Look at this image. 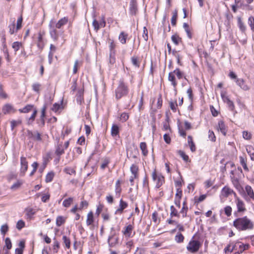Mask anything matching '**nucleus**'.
I'll list each match as a JSON object with an SVG mask.
<instances>
[{
  "label": "nucleus",
  "mask_w": 254,
  "mask_h": 254,
  "mask_svg": "<svg viewBox=\"0 0 254 254\" xmlns=\"http://www.w3.org/2000/svg\"><path fill=\"white\" fill-rule=\"evenodd\" d=\"M171 39L176 45H178L180 42H182V39L177 35H172Z\"/></svg>",
  "instance_id": "31"
},
{
  "label": "nucleus",
  "mask_w": 254,
  "mask_h": 254,
  "mask_svg": "<svg viewBox=\"0 0 254 254\" xmlns=\"http://www.w3.org/2000/svg\"><path fill=\"white\" fill-rule=\"evenodd\" d=\"M137 9L136 0H131L130 2V10L132 14H135Z\"/></svg>",
  "instance_id": "19"
},
{
  "label": "nucleus",
  "mask_w": 254,
  "mask_h": 254,
  "mask_svg": "<svg viewBox=\"0 0 254 254\" xmlns=\"http://www.w3.org/2000/svg\"><path fill=\"white\" fill-rule=\"evenodd\" d=\"M27 136L29 139L34 141L41 142L42 141V134L37 130H27Z\"/></svg>",
  "instance_id": "4"
},
{
  "label": "nucleus",
  "mask_w": 254,
  "mask_h": 254,
  "mask_svg": "<svg viewBox=\"0 0 254 254\" xmlns=\"http://www.w3.org/2000/svg\"><path fill=\"white\" fill-rule=\"evenodd\" d=\"M173 73H174L176 75L177 78L179 79L182 78L184 75V73L182 72L181 70L178 68H177L176 69H175L173 71Z\"/></svg>",
  "instance_id": "39"
},
{
  "label": "nucleus",
  "mask_w": 254,
  "mask_h": 254,
  "mask_svg": "<svg viewBox=\"0 0 254 254\" xmlns=\"http://www.w3.org/2000/svg\"><path fill=\"white\" fill-rule=\"evenodd\" d=\"M175 75V74L173 73V71L170 72L168 75V80L171 82L172 85L174 88H176L177 85V82L176 80Z\"/></svg>",
  "instance_id": "15"
},
{
  "label": "nucleus",
  "mask_w": 254,
  "mask_h": 254,
  "mask_svg": "<svg viewBox=\"0 0 254 254\" xmlns=\"http://www.w3.org/2000/svg\"><path fill=\"white\" fill-rule=\"evenodd\" d=\"M130 170L132 175H135V176L138 177V168L136 165L132 164L130 167Z\"/></svg>",
  "instance_id": "40"
},
{
  "label": "nucleus",
  "mask_w": 254,
  "mask_h": 254,
  "mask_svg": "<svg viewBox=\"0 0 254 254\" xmlns=\"http://www.w3.org/2000/svg\"><path fill=\"white\" fill-rule=\"evenodd\" d=\"M22 16L21 15L17 19L16 23V31L21 28L22 22Z\"/></svg>",
  "instance_id": "58"
},
{
  "label": "nucleus",
  "mask_w": 254,
  "mask_h": 254,
  "mask_svg": "<svg viewBox=\"0 0 254 254\" xmlns=\"http://www.w3.org/2000/svg\"><path fill=\"white\" fill-rule=\"evenodd\" d=\"M245 191L248 196H249L250 198L254 199V192L250 186L247 185L245 187Z\"/></svg>",
  "instance_id": "17"
},
{
  "label": "nucleus",
  "mask_w": 254,
  "mask_h": 254,
  "mask_svg": "<svg viewBox=\"0 0 254 254\" xmlns=\"http://www.w3.org/2000/svg\"><path fill=\"white\" fill-rule=\"evenodd\" d=\"M41 86V85L40 83H35L32 85V89L34 91H35L37 93H39V91L40 90Z\"/></svg>",
  "instance_id": "48"
},
{
  "label": "nucleus",
  "mask_w": 254,
  "mask_h": 254,
  "mask_svg": "<svg viewBox=\"0 0 254 254\" xmlns=\"http://www.w3.org/2000/svg\"><path fill=\"white\" fill-rule=\"evenodd\" d=\"M20 165V172L23 175H24L28 169V162L27 161L25 157L23 156L21 157Z\"/></svg>",
  "instance_id": "8"
},
{
  "label": "nucleus",
  "mask_w": 254,
  "mask_h": 254,
  "mask_svg": "<svg viewBox=\"0 0 254 254\" xmlns=\"http://www.w3.org/2000/svg\"><path fill=\"white\" fill-rule=\"evenodd\" d=\"M170 216L171 217L174 216L179 217V213H178V210L174 207V206L172 205L170 207Z\"/></svg>",
  "instance_id": "33"
},
{
  "label": "nucleus",
  "mask_w": 254,
  "mask_h": 254,
  "mask_svg": "<svg viewBox=\"0 0 254 254\" xmlns=\"http://www.w3.org/2000/svg\"><path fill=\"white\" fill-rule=\"evenodd\" d=\"M169 104H170V107L171 109L173 112H176V109H177V107L178 106V104H177L176 102H170Z\"/></svg>",
  "instance_id": "64"
},
{
  "label": "nucleus",
  "mask_w": 254,
  "mask_h": 254,
  "mask_svg": "<svg viewBox=\"0 0 254 254\" xmlns=\"http://www.w3.org/2000/svg\"><path fill=\"white\" fill-rule=\"evenodd\" d=\"M127 36V34H126L124 32H122L119 36V40L122 44H125L126 43Z\"/></svg>",
  "instance_id": "22"
},
{
  "label": "nucleus",
  "mask_w": 254,
  "mask_h": 254,
  "mask_svg": "<svg viewBox=\"0 0 254 254\" xmlns=\"http://www.w3.org/2000/svg\"><path fill=\"white\" fill-rule=\"evenodd\" d=\"M119 128L116 125H113L111 128V134L113 136H115L119 134Z\"/></svg>",
  "instance_id": "28"
},
{
  "label": "nucleus",
  "mask_w": 254,
  "mask_h": 254,
  "mask_svg": "<svg viewBox=\"0 0 254 254\" xmlns=\"http://www.w3.org/2000/svg\"><path fill=\"white\" fill-rule=\"evenodd\" d=\"M25 226V222L22 220H19L16 224V228L18 230H21L22 228H23Z\"/></svg>",
  "instance_id": "51"
},
{
  "label": "nucleus",
  "mask_w": 254,
  "mask_h": 254,
  "mask_svg": "<svg viewBox=\"0 0 254 254\" xmlns=\"http://www.w3.org/2000/svg\"><path fill=\"white\" fill-rule=\"evenodd\" d=\"M8 230V226L7 224L3 225L1 226L0 232L2 235H4Z\"/></svg>",
  "instance_id": "49"
},
{
  "label": "nucleus",
  "mask_w": 254,
  "mask_h": 254,
  "mask_svg": "<svg viewBox=\"0 0 254 254\" xmlns=\"http://www.w3.org/2000/svg\"><path fill=\"white\" fill-rule=\"evenodd\" d=\"M183 28H184L185 31L186 32L188 37L190 39H191L192 36H191V32H190V29L188 24L187 23H184Z\"/></svg>",
  "instance_id": "35"
},
{
  "label": "nucleus",
  "mask_w": 254,
  "mask_h": 254,
  "mask_svg": "<svg viewBox=\"0 0 254 254\" xmlns=\"http://www.w3.org/2000/svg\"><path fill=\"white\" fill-rule=\"evenodd\" d=\"M64 171L67 174H69V175H72V174H76V171H75V170L74 168H72L71 167H65L64 170Z\"/></svg>",
  "instance_id": "42"
},
{
  "label": "nucleus",
  "mask_w": 254,
  "mask_h": 254,
  "mask_svg": "<svg viewBox=\"0 0 254 254\" xmlns=\"http://www.w3.org/2000/svg\"><path fill=\"white\" fill-rule=\"evenodd\" d=\"M50 34L54 41H57L58 40L59 35L57 31L55 28H53L50 30Z\"/></svg>",
  "instance_id": "24"
},
{
  "label": "nucleus",
  "mask_w": 254,
  "mask_h": 254,
  "mask_svg": "<svg viewBox=\"0 0 254 254\" xmlns=\"http://www.w3.org/2000/svg\"><path fill=\"white\" fill-rule=\"evenodd\" d=\"M76 101L79 104H81L83 101V93L82 91H79L78 94L76 95Z\"/></svg>",
  "instance_id": "36"
},
{
  "label": "nucleus",
  "mask_w": 254,
  "mask_h": 254,
  "mask_svg": "<svg viewBox=\"0 0 254 254\" xmlns=\"http://www.w3.org/2000/svg\"><path fill=\"white\" fill-rule=\"evenodd\" d=\"M247 153L249 154L251 159L254 160V148L252 146H248L246 147Z\"/></svg>",
  "instance_id": "25"
},
{
  "label": "nucleus",
  "mask_w": 254,
  "mask_h": 254,
  "mask_svg": "<svg viewBox=\"0 0 254 254\" xmlns=\"http://www.w3.org/2000/svg\"><path fill=\"white\" fill-rule=\"evenodd\" d=\"M116 62V58L115 57V54L112 53H110V57H109V64L111 65H113Z\"/></svg>",
  "instance_id": "61"
},
{
  "label": "nucleus",
  "mask_w": 254,
  "mask_h": 254,
  "mask_svg": "<svg viewBox=\"0 0 254 254\" xmlns=\"http://www.w3.org/2000/svg\"><path fill=\"white\" fill-rule=\"evenodd\" d=\"M152 177L154 181H157L156 187L157 188H159L164 182V177L161 175H157L155 171L152 173Z\"/></svg>",
  "instance_id": "5"
},
{
  "label": "nucleus",
  "mask_w": 254,
  "mask_h": 254,
  "mask_svg": "<svg viewBox=\"0 0 254 254\" xmlns=\"http://www.w3.org/2000/svg\"><path fill=\"white\" fill-rule=\"evenodd\" d=\"M133 226L131 224L124 227L122 233L126 238H130L134 235L135 232H133Z\"/></svg>",
  "instance_id": "6"
},
{
  "label": "nucleus",
  "mask_w": 254,
  "mask_h": 254,
  "mask_svg": "<svg viewBox=\"0 0 254 254\" xmlns=\"http://www.w3.org/2000/svg\"><path fill=\"white\" fill-rule=\"evenodd\" d=\"M233 226L239 231L251 230L254 227L253 222L247 216L238 218L233 222Z\"/></svg>",
  "instance_id": "1"
},
{
  "label": "nucleus",
  "mask_w": 254,
  "mask_h": 254,
  "mask_svg": "<svg viewBox=\"0 0 254 254\" xmlns=\"http://www.w3.org/2000/svg\"><path fill=\"white\" fill-rule=\"evenodd\" d=\"M65 218L62 216H59L57 217L56 219V225L58 226H61L65 222Z\"/></svg>",
  "instance_id": "38"
},
{
  "label": "nucleus",
  "mask_w": 254,
  "mask_h": 254,
  "mask_svg": "<svg viewBox=\"0 0 254 254\" xmlns=\"http://www.w3.org/2000/svg\"><path fill=\"white\" fill-rule=\"evenodd\" d=\"M64 149L63 147V145L62 144H60L58 145L56 150V154L59 156V157L64 154Z\"/></svg>",
  "instance_id": "29"
},
{
  "label": "nucleus",
  "mask_w": 254,
  "mask_h": 254,
  "mask_svg": "<svg viewBox=\"0 0 254 254\" xmlns=\"http://www.w3.org/2000/svg\"><path fill=\"white\" fill-rule=\"evenodd\" d=\"M243 136L245 139L249 140L251 138L252 135L249 132L244 131L243 132Z\"/></svg>",
  "instance_id": "63"
},
{
  "label": "nucleus",
  "mask_w": 254,
  "mask_h": 254,
  "mask_svg": "<svg viewBox=\"0 0 254 254\" xmlns=\"http://www.w3.org/2000/svg\"><path fill=\"white\" fill-rule=\"evenodd\" d=\"M22 182L20 181H17L15 183H14L13 185L11 186L10 189L12 190H16L18 189L21 185H22Z\"/></svg>",
  "instance_id": "47"
},
{
  "label": "nucleus",
  "mask_w": 254,
  "mask_h": 254,
  "mask_svg": "<svg viewBox=\"0 0 254 254\" xmlns=\"http://www.w3.org/2000/svg\"><path fill=\"white\" fill-rule=\"evenodd\" d=\"M93 221H94L93 214L92 212H90L87 214V220H86V224L88 226L91 225L93 223Z\"/></svg>",
  "instance_id": "26"
},
{
  "label": "nucleus",
  "mask_w": 254,
  "mask_h": 254,
  "mask_svg": "<svg viewBox=\"0 0 254 254\" xmlns=\"http://www.w3.org/2000/svg\"><path fill=\"white\" fill-rule=\"evenodd\" d=\"M208 138L209 139L212 141H215L216 140V137L214 134V133L213 131H211L210 130L208 131Z\"/></svg>",
  "instance_id": "53"
},
{
  "label": "nucleus",
  "mask_w": 254,
  "mask_h": 254,
  "mask_svg": "<svg viewBox=\"0 0 254 254\" xmlns=\"http://www.w3.org/2000/svg\"><path fill=\"white\" fill-rule=\"evenodd\" d=\"M236 203L239 212H244L246 210L244 201L237 198L236 200Z\"/></svg>",
  "instance_id": "10"
},
{
  "label": "nucleus",
  "mask_w": 254,
  "mask_h": 254,
  "mask_svg": "<svg viewBox=\"0 0 254 254\" xmlns=\"http://www.w3.org/2000/svg\"><path fill=\"white\" fill-rule=\"evenodd\" d=\"M234 192L233 190L228 187H224L221 190V195L224 197H228Z\"/></svg>",
  "instance_id": "13"
},
{
  "label": "nucleus",
  "mask_w": 254,
  "mask_h": 254,
  "mask_svg": "<svg viewBox=\"0 0 254 254\" xmlns=\"http://www.w3.org/2000/svg\"><path fill=\"white\" fill-rule=\"evenodd\" d=\"M237 84L243 90L247 91L250 89L249 86L245 83L242 78H238L236 80Z\"/></svg>",
  "instance_id": "11"
},
{
  "label": "nucleus",
  "mask_w": 254,
  "mask_h": 254,
  "mask_svg": "<svg viewBox=\"0 0 254 254\" xmlns=\"http://www.w3.org/2000/svg\"><path fill=\"white\" fill-rule=\"evenodd\" d=\"M240 163L241 165L242 166L243 169L246 171H248L249 169L247 165V161L242 156L240 157Z\"/></svg>",
  "instance_id": "37"
},
{
  "label": "nucleus",
  "mask_w": 254,
  "mask_h": 254,
  "mask_svg": "<svg viewBox=\"0 0 254 254\" xmlns=\"http://www.w3.org/2000/svg\"><path fill=\"white\" fill-rule=\"evenodd\" d=\"M68 22L67 17H64L63 18H61L60 20L58 21V22L56 24V28L60 29L63 26L66 24Z\"/></svg>",
  "instance_id": "16"
},
{
  "label": "nucleus",
  "mask_w": 254,
  "mask_h": 254,
  "mask_svg": "<svg viewBox=\"0 0 254 254\" xmlns=\"http://www.w3.org/2000/svg\"><path fill=\"white\" fill-rule=\"evenodd\" d=\"M109 44L110 53L115 54V48L116 46V44L114 43L113 40L110 39L109 41Z\"/></svg>",
  "instance_id": "34"
},
{
  "label": "nucleus",
  "mask_w": 254,
  "mask_h": 254,
  "mask_svg": "<svg viewBox=\"0 0 254 254\" xmlns=\"http://www.w3.org/2000/svg\"><path fill=\"white\" fill-rule=\"evenodd\" d=\"M178 17V12L177 10H175L173 12V16L171 18V24L173 26H176L177 19Z\"/></svg>",
  "instance_id": "30"
},
{
  "label": "nucleus",
  "mask_w": 254,
  "mask_h": 254,
  "mask_svg": "<svg viewBox=\"0 0 254 254\" xmlns=\"http://www.w3.org/2000/svg\"><path fill=\"white\" fill-rule=\"evenodd\" d=\"M206 194L201 195L198 198H196L195 197L194 198L195 202L198 203L202 201L203 200H204L206 198Z\"/></svg>",
  "instance_id": "56"
},
{
  "label": "nucleus",
  "mask_w": 254,
  "mask_h": 254,
  "mask_svg": "<svg viewBox=\"0 0 254 254\" xmlns=\"http://www.w3.org/2000/svg\"><path fill=\"white\" fill-rule=\"evenodd\" d=\"M44 45L45 44L43 39V35L41 32H40L38 34L37 47L39 49L42 50L44 47Z\"/></svg>",
  "instance_id": "14"
},
{
  "label": "nucleus",
  "mask_w": 254,
  "mask_h": 254,
  "mask_svg": "<svg viewBox=\"0 0 254 254\" xmlns=\"http://www.w3.org/2000/svg\"><path fill=\"white\" fill-rule=\"evenodd\" d=\"M201 246V243L198 240H194L193 237L187 245V250L190 253L194 254L198 251Z\"/></svg>",
  "instance_id": "3"
},
{
  "label": "nucleus",
  "mask_w": 254,
  "mask_h": 254,
  "mask_svg": "<svg viewBox=\"0 0 254 254\" xmlns=\"http://www.w3.org/2000/svg\"><path fill=\"white\" fill-rule=\"evenodd\" d=\"M172 54H173V56H174L176 58V59L177 60L178 64L181 65L182 63H181V60L182 58V57L180 55H179L178 54L177 52L175 50H173L172 51Z\"/></svg>",
  "instance_id": "43"
},
{
  "label": "nucleus",
  "mask_w": 254,
  "mask_h": 254,
  "mask_svg": "<svg viewBox=\"0 0 254 254\" xmlns=\"http://www.w3.org/2000/svg\"><path fill=\"white\" fill-rule=\"evenodd\" d=\"M80 64L79 63V61L78 60H76L74 62L73 68V73L75 74L77 73L78 70V68Z\"/></svg>",
  "instance_id": "57"
},
{
  "label": "nucleus",
  "mask_w": 254,
  "mask_h": 254,
  "mask_svg": "<svg viewBox=\"0 0 254 254\" xmlns=\"http://www.w3.org/2000/svg\"><path fill=\"white\" fill-rule=\"evenodd\" d=\"M142 37L145 41H147L148 39V31L146 27H143Z\"/></svg>",
  "instance_id": "62"
},
{
  "label": "nucleus",
  "mask_w": 254,
  "mask_h": 254,
  "mask_svg": "<svg viewBox=\"0 0 254 254\" xmlns=\"http://www.w3.org/2000/svg\"><path fill=\"white\" fill-rule=\"evenodd\" d=\"M119 238L116 236L115 232H111L108 239V243L110 247H114L118 243Z\"/></svg>",
  "instance_id": "7"
},
{
  "label": "nucleus",
  "mask_w": 254,
  "mask_h": 254,
  "mask_svg": "<svg viewBox=\"0 0 254 254\" xmlns=\"http://www.w3.org/2000/svg\"><path fill=\"white\" fill-rule=\"evenodd\" d=\"M140 148L142 151L143 156H146L148 154V150L147 149V145L145 142H142L140 143Z\"/></svg>",
  "instance_id": "21"
},
{
  "label": "nucleus",
  "mask_w": 254,
  "mask_h": 254,
  "mask_svg": "<svg viewBox=\"0 0 254 254\" xmlns=\"http://www.w3.org/2000/svg\"><path fill=\"white\" fill-rule=\"evenodd\" d=\"M72 200L73 199L72 197H69L63 201V205L65 207H68L70 205Z\"/></svg>",
  "instance_id": "45"
},
{
  "label": "nucleus",
  "mask_w": 254,
  "mask_h": 254,
  "mask_svg": "<svg viewBox=\"0 0 254 254\" xmlns=\"http://www.w3.org/2000/svg\"><path fill=\"white\" fill-rule=\"evenodd\" d=\"M15 20H14L12 22V23L10 24L8 26L9 28V32L10 33V34H13L15 32V23H14Z\"/></svg>",
  "instance_id": "55"
},
{
  "label": "nucleus",
  "mask_w": 254,
  "mask_h": 254,
  "mask_svg": "<svg viewBox=\"0 0 254 254\" xmlns=\"http://www.w3.org/2000/svg\"><path fill=\"white\" fill-rule=\"evenodd\" d=\"M217 129L218 131H220L223 135H226L227 128L223 121L221 120L219 121L218 126H217Z\"/></svg>",
  "instance_id": "12"
},
{
  "label": "nucleus",
  "mask_w": 254,
  "mask_h": 254,
  "mask_svg": "<svg viewBox=\"0 0 254 254\" xmlns=\"http://www.w3.org/2000/svg\"><path fill=\"white\" fill-rule=\"evenodd\" d=\"M224 211L225 214L227 216H230L232 213V208L230 206H227L224 208Z\"/></svg>",
  "instance_id": "60"
},
{
  "label": "nucleus",
  "mask_w": 254,
  "mask_h": 254,
  "mask_svg": "<svg viewBox=\"0 0 254 254\" xmlns=\"http://www.w3.org/2000/svg\"><path fill=\"white\" fill-rule=\"evenodd\" d=\"M175 240L177 243H180L184 241V237L181 233H178L176 235Z\"/></svg>",
  "instance_id": "41"
},
{
  "label": "nucleus",
  "mask_w": 254,
  "mask_h": 254,
  "mask_svg": "<svg viewBox=\"0 0 254 254\" xmlns=\"http://www.w3.org/2000/svg\"><path fill=\"white\" fill-rule=\"evenodd\" d=\"M248 23L251 26L252 30L254 31V17L253 16L249 17Z\"/></svg>",
  "instance_id": "54"
},
{
  "label": "nucleus",
  "mask_w": 254,
  "mask_h": 254,
  "mask_svg": "<svg viewBox=\"0 0 254 254\" xmlns=\"http://www.w3.org/2000/svg\"><path fill=\"white\" fill-rule=\"evenodd\" d=\"M131 63L135 67H139V62L138 61V59L136 57H132L131 59Z\"/></svg>",
  "instance_id": "50"
},
{
  "label": "nucleus",
  "mask_w": 254,
  "mask_h": 254,
  "mask_svg": "<svg viewBox=\"0 0 254 254\" xmlns=\"http://www.w3.org/2000/svg\"><path fill=\"white\" fill-rule=\"evenodd\" d=\"M25 212L27 218L29 219H31L36 213V211L33 208H31L26 209Z\"/></svg>",
  "instance_id": "27"
},
{
  "label": "nucleus",
  "mask_w": 254,
  "mask_h": 254,
  "mask_svg": "<svg viewBox=\"0 0 254 254\" xmlns=\"http://www.w3.org/2000/svg\"><path fill=\"white\" fill-rule=\"evenodd\" d=\"M127 203L124 201L122 199H121L120 201L119 208L116 210L115 214H121L123 213V210L125 208H126L127 207Z\"/></svg>",
  "instance_id": "9"
},
{
  "label": "nucleus",
  "mask_w": 254,
  "mask_h": 254,
  "mask_svg": "<svg viewBox=\"0 0 254 254\" xmlns=\"http://www.w3.org/2000/svg\"><path fill=\"white\" fill-rule=\"evenodd\" d=\"M121 182L120 180H118L116 183L115 185V193L117 197H119L122 191V189L120 186Z\"/></svg>",
  "instance_id": "23"
},
{
  "label": "nucleus",
  "mask_w": 254,
  "mask_h": 254,
  "mask_svg": "<svg viewBox=\"0 0 254 254\" xmlns=\"http://www.w3.org/2000/svg\"><path fill=\"white\" fill-rule=\"evenodd\" d=\"M128 93V88L123 80L119 81L118 87L115 90L116 98L117 99H121Z\"/></svg>",
  "instance_id": "2"
},
{
  "label": "nucleus",
  "mask_w": 254,
  "mask_h": 254,
  "mask_svg": "<svg viewBox=\"0 0 254 254\" xmlns=\"http://www.w3.org/2000/svg\"><path fill=\"white\" fill-rule=\"evenodd\" d=\"M21 120H12L10 122L11 128V130H13L15 127L21 124Z\"/></svg>",
  "instance_id": "46"
},
{
  "label": "nucleus",
  "mask_w": 254,
  "mask_h": 254,
  "mask_svg": "<svg viewBox=\"0 0 254 254\" xmlns=\"http://www.w3.org/2000/svg\"><path fill=\"white\" fill-rule=\"evenodd\" d=\"M54 177V173L53 172H50L47 174L46 176L45 181L46 183L51 182Z\"/></svg>",
  "instance_id": "44"
},
{
  "label": "nucleus",
  "mask_w": 254,
  "mask_h": 254,
  "mask_svg": "<svg viewBox=\"0 0 254 254\" xmlns=\"http://www.w3.org/2000/svg\"><path fill=\"white\" fill-rule=\"evenodd\" d=\"M2 110L4 114H6L13 111V107L11 105L6 104L3 107Z\"/></svg>",
  "instance_id": "18"
},
{
  "label": "nucleus",
  "mask_w": 254,
  "mask_h": 254,
  "mask_svg": "<svg viewBox=\"0 0 254 254\" xmlns=\"http://www.w3.org/2000/svg\"><path fill=\"white\" fill-rule=\"evenodd\" d=\"M63 240L64 244L67 249H69L70 247V239L66 236H63Z\"/></svg>",
  "instance_id": "32"
},
{
  "label": "nucleus",
  "mask_w": 254,
  "mask_h": 254,
  "mask_svg": "<svg viewBox=\"0 0 254 254\" xmlns=\"http://www.w3.org/2000/svg\"><path fill=\"white\" fill-rule=\"evenodd\" d=\"M34 106L32 105L28 104L27 105L22 109H19V111L22 113H27L33 110Z\"/></svg>",
  "instance_id": "20"
},
{
  "label": "nucleus",
  "mask_w": 254,
  "mask_h": 254,
  "mask_svg": "<svg viewBox=\"0 0 254 254\" xmlns=\"http://www.w3.org/2000/svg\"><path fill=\"white\" fill-rule=\"evenodd\" d=\"M21 46V43L18 42H15L12 44V48L15 51H17L19 50L20 47Z\"/></svg>",
  "instance_id": "59"
},
{
  "label": "nucleus",
  "mask_w": 254,
  "mask_h": 254,
  "mask_svg": "<svg viewBox=\"0 0 254 254\" xmlns=\"http://www.w3.org/2000/svg\"><path fill=\"white\" fill-rule=\"evenodd\" d=\"M5 245L7 248V250H10L12 247L11 241L9 238H6L5 240Z\"/></svg>",
  "instance_id": "52"
}]
</instances>
